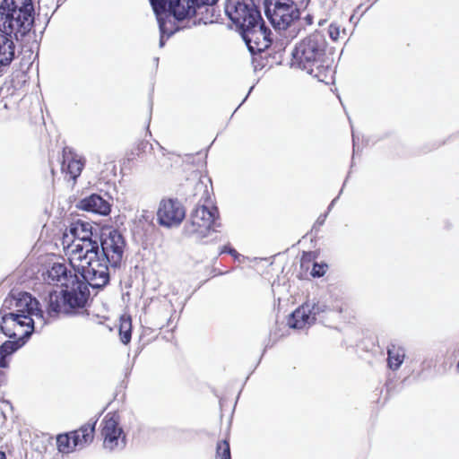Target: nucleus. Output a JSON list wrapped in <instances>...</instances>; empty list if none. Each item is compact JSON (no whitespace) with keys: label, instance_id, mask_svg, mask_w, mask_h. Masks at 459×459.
<instances>
[{"label":"nucleus","instance_id":"b1692460","mask_svg":"<svg viewBox=\"0 0 459 459\" xmlns=\"http://www.w3.org/2000/svg\"><path fill=\"white\" fill-rule=\"evenodd\" d=\"M306 306L308 307L309 314L311 316H314V321L316 320V316L319 315L320 313L325 312L328 307L325 303L322 302H313L312 304L307 302L305 303Z\"/></svg>","mask_w":459,"mask_h":459},{"label":"nucleus","instance_id":"c756f323","mask_svg":"<svg viewBox=\"0 0 459 459\" xmlns=\"http://www.w3.org/2000/svg\"><path fill=\"white\" fill-rule=\"evenodd\" d=\"M305 19L307 21V24L312 23V17L310 15H307Z\"/></svg>","mask_w":459,"mask_h":459},{"label":"nucleus","instance_id":"393cba45","mask_svg":"<svg viewBox=\"0 0 459 459\" xmlns=\"http://www.w3.org/2000/svg\"><path fill=\"white\" fill-rule=\"evenodd\" d=\"M341 33L346 35L345 30H341L340 25L337 23H331L328 28V34L332 40L336 41L341 38Z\"/></svg>","mask_w":459,"mask_h":459},{"label":"nucleus","instance_id":"c85d7f7f","mask_svg":"<svg viewBox=\"0 0 459 459\" xmlns=\"http://www.w3.org/2000/svg\"><path fill=\"white\" fill-rule=\"evenodd\" d=\"M166 30H167V31H166L165 33H162V32L160 31V34H161V36H160V47H163V46H164V39H163V38H164V35H165V34H167L168 36H170V35L173 33V32H172L171 30H169L167 27H166Z\"/></svg>","mask_w":459,"mask_h":459},{"label":"nucleus","instance_id":"2f4dec72","mask_svg":"<svg viewBox=\"0 0 459 459\" xmlns=\"http://www.w3.org/2000/svg\"><path fill=\"white\" fill-rule=\"evenodd\" d=\"M0 459H6L5 454L3 452H0Z\"/></svg>","mask_w":459,"mask_h":459},{"label":"nucleus","instance_id":"a211bd4d","mask_svg":"<svg viewBox=\"0 0 459 459\" xmlns=\"http://www.w3.org/2000/svg\"><path fill=\"white\" fill-rule=\"evenodd\" d=\"M96 422L97 420L87 423L82 426L78 430L70 433L73 447H83L86 444L92 441Z\"/></svg>","mask_w":459,"mask_h":459},{"label":"nucleus","instance_id":"9d476101","mask_svg":"<svg viewBox=\"0 0 459 459\" xmlns=\"http://www.w3.org/2000/svg\"><path fill=\"white\" fill-rule=\"evenodd\" d=\"M100 258L108 262L109 266L120 265L126 247L122 234L116 230H107L99 236Z\"/></svg>","mask_w":459,"mask_h":459},{"label":"nucleus","instance_id":"412c9836","mask_svg":"<svg viewBox=\"0 0 459 459\" xmlns=\"http://www.w3.org/2000/svg\"><path fill=\"white\" fill-rule=\"evenodd\" d=\"M58 450L61 453H69L75 448L73 447L71 434L59 435L56 439Z\"/></svg>","mask_w":459,"mask_h":459},{"label":"nucleus","instance_id":"7ed1b4c3","mask_svg":"<svg viewBox=\"0 0 459 459\" xmlns=\"http://www.w3.org/2000/svg\"><path fill=\"white\" fill-rule=\"evenodd\" d=\"M39 301L28 292L14 299V310L2 316L0 328L9 338L26 339L34 331V319H43Z\"/></svg>","mask_w":459,"mask_h":459},{"label":"nucleus","instance_id":"423d86ee","mask_svg":"<svg viewBox=\"0 0 459 459\" xmlns=\"http://www.w3.org/2000/svg\"><path fill=\"white\" fill-rule=\"evenodd\" d=\"M74 271L81 274L87 286L102 289L109 281L108 263L100 256V248L69 258Z\"/></svg>","mask_w":459,"mask_h":459},{"label":"nucleus","instance_id":"6e6552de","mask_svg":"<svg viewBox=\"0 0 459 459\" xmlns=\"http://www.w3.org/2000/svg\"><path fill=\"white\" fill-rule=\"evenodd\" d=\"M265 14L274 29L281 30L298 23L300 27V11L293 0H266Z\"/></svg>","mask_w":459,"mask_h":459},{"label":"nucleus","instance_id":"6ab92c4d","mask_svg":"<svg viewBox=\"0 0 459 459\" xmlns=\"http://www.w3.org/2000/svg\"><path fill=\"white\" fill-rule=\"evenodd\" d=\"M314 323V316L309 314L308 307L303 304L297 308L288 320V325L291 328L302 329Z\"/></svg>","mask_w":459,"mask_h":459},{"label":"nucleus","instance_id":"20e7f679","mask_svg":"<svg viewBox=\"0 0 459 459\" xmlns=\"http://www.w3.org/2000/svg\"><path fill=\"white\" fill-rule=\"evenodd\" d=\"M31 0H4L0 4V31L22 40L33 25Z\"/></svg>","mask_w":459,"mask_h":459},{"label":"nucleus","instance_id":"7c9ffc66","mask_svg":"<svg viewBox=\"0 0 459 459\" xmlns=\"http://www.w3.org/2000/svg\"><path fill=\"white\" fill-rule=\"evenodd\" d=\"M198 187H199V188H203V187H204V185H203V183H202V182H198V183L196 184V188H198Z\"/></svg>","mask_w":459,"mask_h":459},{"label":"nucleus","instance_id":"f3484780","mask_svg":"<svg viewBox=\"0 0 459 459\" xmlns=\"http://www.w3.org/2000/svg\"><path fill=\"white\" fill-rule=\"evenodd\" d=\"M83 166V162L77 159L69 148L64 149L61 165L63 173L69 175L73 180H75L81 175Z\"/></svg>","mask_w":459,"mask_h":459},{"label":"nucleus","instance_id":"f257e3e1","mask_svg":"<svg viewBox=\"0 0 459 459\" xmlns=\"http://www.w3.org/2000/svg\"><path fill=\"white\" fill-rule=\"evenodd\" d=\"M333 59L327 53V41L315 31L299 41L291 52V66L301 69L319 82L329 83L334 74Z\"/></svg>","mask_w":459,"mask_h":459},{"label":"nucleus","instance_id":"cd10ccee","mask_svg":"<svg viewBox=\"0 0 459 459\" xmlns=\"http://www.w3.org/2000/svg\"><path fill=\"white\" fill-rule=\"evenodd\" d=\"M226 252H227V253H229V254H230V255H233L234 257L238 256V253H237V251H236L235 249H233V248H230V247H223V249L221 250V253H226Z\"/></svg>","mask_w":459,"mask_h":459},{"label":"nucleus","instance_id":"bb28decb","mask_svg":"<svg viewBox=\"0 0 459 459\" xmlns=\"http://www.w3.org/2000/svg\"><path fill=\"white\" fill-rule=\"evenodd\" d=\"M325 273V266L322 264H318L316 263L314 264V266L311 271V275L314 277H320Z\"/></svg>","mask_w":459,"mask_h":459},{"label":"nucleus","instance_id":"0eeeda50","mask_svg":"<svg viewBox=\"0 0 459 459\" xmlns=\"http://www.w3.org/2000/svg\"><path fill=\"white\" fill-rule=\"evenodd\" d=\"M63 245L70 257L99 249V234L91 222L77 220L72 222L63 236Z\"/></svg>","mask_w":459,"mask_h":459},{"label":"nucleus","instance_id":"a878e982","mask_svg":"<svg viewBox=\"0 0 459 459\" xmlns=\"http://www.w3.org/2000/svg\"><path fill=\"white\" fill-rule=\"evenodd\" d=\"M402 364V359H400L399 354L393 355L392 350L388 349V366L391 369L396 370L399 368Z\"/></svg>","mask_w":459,"mask_h":459},{"label":"nucleus","instance_id":"2eb2a0df","mask_svg":"<svg viewBox=\"0 0 459 459\" xmlns=\"http://www.w3.org/2000/svg\"><path fill=\"white\" fill-rule=\"evenodd\" d=\"M66 291L62 289L61 292L50 291L48 297V313L50 316L56 315L60 312L67 313L70 308L82 307L84 305H73V303L65 300Z\"/></svg>","mask_w":459,"mask_h":459},{"label":"nucleus","instance_id":"aec40b11","mask_svg":"<svg viewBox=\"0 0 459 459\" xmlns=\"http://www.w3.org/2000/svg\"><path fill=\"white\" fill-rule=\"evenodd\" d=\"M12 340L4 342L0 346V368L8 366V357L11 356L19 348L24 345L26 339L11 338Z\"/></svg>","mask_w":459,"mask_h":459},{"label":"nucleus","instance_id":"39448f33","mask_svg":"<svg viewBox=\"0 0 459 459\" xmlns=\"http://www.w3.org/2000/svg\"><path fill=\"white\" fill-rule=\"evenodd\" d=\"M43 280L49 285L61 286L65 289V300L73 305H85L90 296L89 289L84 282L79 280L76 273H73L64 263H54L42 274Z\"/></svg>","mask_w":459,"mask_h":459},{"label":"nucleus","instance_id":"1a4fd4ad","mask_svg":"<svg viewBox=\"0 0 459 459\" xmlns=\"http://www.w3.org/2000/svg\"><path fill=\"white\" fill-rule=\"evenodd\" d=\"M217 207L212 204L197 205L190 217V223L186 226V231L189 235L197 238H204L211 230H215L221 226Z\"/></svg>","mask_w":459,"mask_h":459},{"label":"nucleus","instance_id":"473e14b6","mask_svg":"<svg viewBox=\"0 0 459 459\" xmlns=\"http://www.w3.org/2000/svg\"><path fill=\"white\" fill-rule=\"evenodd\" d=\"M335 201H336V199H333V200L332 201V203H331V204H330V205H329V209H331V208L333 206V204H334Z\"/></svg>","mask_w":459,"mask_h":459},{"label":"nucleus","instance_id":"4468645a","mask_svg":"<svg viewBox=\"0 0 459 459\" xmlns=\"http://www.w3.org/2000/svg\"><path fill=\"white\" fill-rule=\"evenodd\" d=\"M218 0H190L195 9V24H211L215 22L219 17V11L216 8Z\"/></svg>","mask_w":459,"mask_h":459},{"label":"nucleus","instance_id":"9b49d317","mask_svg":"<svg viewBox=\"0 0 459 459\" xmlns=\"http://www.w3.org/2000/svg\"><path fill=\"white\" fill-rule=\"evenodd\" d=\"M152 9L157 16L160 30L165 33L166 22L164 17H168L167 7L169 14H172L177 20L181 21L186 18L195 16V9L190 0H150Z\"/></svg>","mask_w":459,"mask_h":459},{"label":"nucleus","instance_id":"ddd939ff","mask_svg":"<svg viewBox=\"0 0 459 459\" xmlns=\"http://www.w3.org/2000/svg\"><path fill=\"white\" fill-rule=\"evenodd\" d=\"M186 216V211L180 202L175 199L161 200L157 212V219L164 227L178 226Z\"/></svg>","mask_w":459,"mask_h":459},{"label":"nucleus","instance_id":"f8f14e48","mask_svg":"<svg viewBox=\"0 0 459 459\" xmlns=\"http://www.w3.org/2000/svg\"><path fill=\"white\" fill-rule=\"evenodd\" d=\"M101 424L103 446L109 451L123 448L126 446V437L123 435V429L119 427V415L117 412H108Z\"/></svg>","mask_w":459,"mask_h":459},{"label":"nucleus","instance_id":"4be33fe9","mask_svg":"<svg viewBox=\"0 0 459 459\" xmlns=\"http://www.w3.org/2000/svg\"><path fill=\"white\" fill-rule=\"evenodd\" d=\"M120 340L124 344H127L131 340V320L130 318H122L119 327Z\"/></svg>","mask_w":459,"mask_h":459},{"label":"nucleus","instance_id":"dca6fc26","mask_svg":"<svg viewBox=\"0 0 459 459\" xmlns=\"http://www.w3.org/2000/svg\"><path fill=\"white\" fill-rule=\"evenodd\" d=\"M77 207L80 210L100 215H107L110 212L109 203L97 194H92L80 200Z\"/></svg>","mask_w":459,"mask_h":459},{"label":"nucleus","instance_id":"f03ea898","mask_svg":"<svg viewBox=\"0 0 459 459\" xmlns=\"http://www.w3.org/2000/svg\"><path fill=\"white\" fill-rule=\"evenodd\" d=\"M225 13L239 29L250 52H260L271 43L268 30L261 13L252 0H228Z\"/></svg>","mask_w":459,"mask_h":459},{"label":"nucleus","instance_id":"5701e85b","mask_svg":"<svg viewBox=\"0 0 459 459\" xmlns=\"http://www.w3.org/2000/svg\"><path fill=\"white\" fill-rule=\"evenodd\" d=\"M217 459H230V448L227 440L218 443Z\"/></svg>","mask_w":459,"mask_h":459}]
</instances>
